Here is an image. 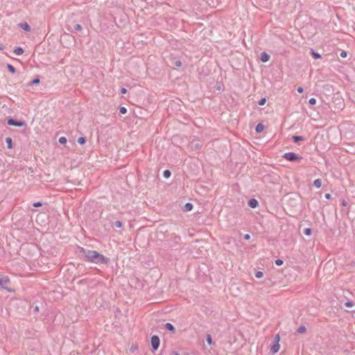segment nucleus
I'll return each instance as SVG.
<instances>
[{
	"label": "nucleus",
	"mask_w": 355,
	"mask_h": 355,
	"mask_svg": "<svg viewBox=\"0 0 355 355\" xmlns=\"http://www.w3.org/2000/svg\"><path fill=\"white\" fill-rule=\"evenodd\" d=\"M82 252L87 261L95 263H107L109 261V259L105 257L103 254L98 253L97 251L90 250H86L82 249Z\"/></svg>",
	"instance_id": "f257e3e1"
},
{
	"label": "nucleus",
	"mask_w": 355,
	"mask_h": 355,
	"mask_svg": "<svg viewBox=\"0 0 355 355\" xmlns=\"http://www.w3.org/2000/svg\"><path fill=\"white\" fill-rule=\"evenodd\" d=\"M275 343L270 347V352L272 354H276L279 351L280 345L279 343L280 341V336L279 334L275 336Z\"/></svg>",
	"instance_id": "f03ea898"
},
{
	"label": "nucleus",
	"mask_w": 355,
	"mask_h": 355,
	"mask_svg": "<svg viewBox=\"0 0 355 355\" xmlns=\"http://www.w3.org/2000/svg\"><path fill=\"white\" fill-rule=\"evenodd\" d=\"M283 157L286 159L288 161H291V162H293V161H295V160H298V159H301L302 157H299L296 153H293V152H289V153H286Z\"/></svg>",
	"instance_id": "7ed1b4c3"
},
{
	"label": "nucleus",
	"mask_w": 355,
	"mask_h": 355,
	"mask_svg": "<svg viewBox=\"0 0 355 355\" xmlns=\"http://www.w3.org/2000/svg\"><path fill=\"white\" fill-rule=\"evenodd\" d=\"M159 338L157 336H153L150 339V343L154 351H156L159 347Z\"/></svg>",
	"instance_id": "20e7f679"
},
{
	"label": "nucleus",
	"mask_w": 355,
	"mask_h": 355,
	"mask_svg": "<svg viewBox=\"0 0 355 355\" xmlns=\"http://www.w3.org/2000/svg\"><path fill=\"white\" fill-rule=\"evenodd\" d=\"M10 285V279L6 276L0 277V288H8Z\"/></svg>",
	"instance_id": "39448f33"
},
{
	"label": "nucleus",
	"mask_w": 355,
	"mask_h": 355,
	"mask_svg": "<svg viewBox=\"0 0 355 355\" xmlns=\"http://www.w3.org/2000/svg\"><path fill=\"white\" fill-rule=\"evenodd\" d=\"M8 124L10 125L22 127L26 125V123L23 121H15V119L10 118L8 119Z\"/></svg>",
	"instance_id": "423d86ee"
},
{
	"label": "nucleus",
	"mask_w": 355,
	"mask_h": 355,
	"mask_svg": "<svg viewBox=\"0 0 355 355\" xmlns=\"http://www.w3.org/2000/svg\"><path fill=\"white\" fill-rule=\"evenodd\" d=\"M19 26L26 32H30L31 31L30 26L26 22L20 23Z\"/></svg>",
	"instance_id": "0eeeda50"
},
{
	"label": "nucleus",
	"mask_w": 355,
	"mask_h": 355,
	"mask_svg": "<svg viewBox=\"0 0 355 355\" xmlns=\"http://www.w3.org/2000/svg\"><path fill=\"white\" fill-rule=\"evenodd\" d=\"M260 59L263 62H266L270 59V55L266 52H263L261 53Z\"/></svg>",
	"instance_id": "6e6552de"
},
{
	"label": "nucleus",
	"mask_w": 355,
	"mask_h": 355,
	"mask_svg": "<svg viewBox=\"0 0 355 355\" xmlns=\"http://www.w3.org/2000/svg\"><path fill=\"white\" fill-rule=\"evenodd\" d=\"M248 205L249 207H250L251 208H255L257 207L258 205V202L257 200L255 199H250L249 201H248Z\"/></svg>",
	"instance_id": "1a4fd4ad"
},
{
	"label": "nucleus",
	"mask_w": 355,
	"mask_h": 355,
	"mask_svg": "<svg viewBox=\"0 0 355 355\" xmlns=\"http://www.w3.org/2000/svg\"><path fill=\"white\" fill-rule=\"evenodd\" d=\"M14 53L17 55H20L21 54L24 53V49L21 48V47H16L15 49H14Z\"/></svg>",
	"instance_id": "9d476101"
},
{
	"label": "nucleus",
	"mask_w": 355,
	"mask_h": 355,
	"mask_svg": "<svg viewBox=\"0 0 355 355\" xmlns=\"http://www.w3.org/2000/svg\"><path fill=\"white\" fill-rule=\"evenodd\" d=\"M313 186L318 189L320 188L322 186V182L320 179L315 180L313 182Z\"/></svg>",
	"instance_id": "9b49d317"
},
{
	"label": "nucleus",
	"mask_w": 355,
	"mask_h": 355,
	"mask_svg": "<svg viewBox=\"0 0 355 355\" xmlns=\"http://www.w3.org/2000/svg\"><path fill=\"white\" fill-rule=\"evenodd\" d=\"M263 129H264V125L261 123L257 124V125L256 126V128H255V130L257 132H261L263 130Z\"/></svg>",
	"instance_id": "f8f14e48"
},
{
	"label": "nucleus",
	"mask_w": 355,
	"mask_h": 355,
	"mask_svg": "<svg viewBox=\"0 0 355 355\" xmlns=\"http://www.w3.org/2000/svg\"><path fill=\"white\" fill-rule=\"evenodd\" d=\"M193 208V205L190 202H187L184 205V211H191Z\"/></svg>",
	"instance_id": "ddd939ff"
},
{
	"label": "nucleus",
	"mask_w": 355,
	"mask_h": 355,
	"mask_svg": "<svg viewBox=\"0 0 355 355\" xmlns=\"http://www.w3.org/2000/svg\"><path fill=\"white\" fill-rule=\"evenodd\" d=\"M6 142L8 145V148H12V139L10 137H7L6 139Z\"/></svg>",
	"instance_id": "4468645a"
},
{
	"label": "nucleus",
	"mask_w": 355,
	"mask_h": 355,
	"mask_svg": "<svg viewBox=\"0 0 355 355\" xmlns=\"http://www.w3.org/2000/svg\"><path fill=\"white\" fill-rule=\"evenodd\" d=\"M166 328L168 331H171V332H173V333H174V332H175V328H174V327H173L171 323H166Z\"/></svg>",
	"instance_id": "2eb2a0df"
},
{
	"label": "nucleus",
	"mask_w": 355,
	"mask_h": 355,
	"mask_svg": "<svg viewBox=\"0 0 355 355\" xmlns=\"http://www.w3.org/2000/svg\"><path fill=\"white\" fill-rule=\"evenodd\" d=\"M7 68H8V71L12 73H15L16 71L15 67L10 64H7Z\"/></svg>",
	"instance_id": "dca6fc26"
},
{
	"label": "nucleus",
	"mask_w": 355,
	"mask_h": 355,
	"mask_svg": "<svg viewBox=\"0 0 355 355\" xmlns=\"http://www.w3.org/2000/svg\"><path fill=\"white\" fill-rule=\"evenodd\" d=\"M40 83V79L35 78L28 84V86H32Z\"/></svg>",
	"instance_id": "f3484780"
},
{
	"label": "nucleus",
	"mask_w": 355,
	"mask_h": 355,
	"mask_svg": "<svg viewBox=\"0 0 355 355\" xmlns=\"http://www.w3.org/2000/svg\"><path fill=\"white\" fill-rule=\"evenodd\" d=\"M306 327H304V326H301V327H300L298 328V329H297V332H298L299 334H303V333H304V332L306 331Z\"/></svg>",
	"instance_id": "a211bd4d"
},
{
	"label": "nucleus",
	"mask_w": 355,
	"mask_h": 355,
	"mask_svg": "<svg viewBox=\"0 0 355 355\" xmlns=\"http://www.w3.org/2000/svg\"><path fill=\"white\" fill-rule=\"evenodd\" d=\"M293 139L294 140L295 142H297L299 141H302L304 140L303 137H300V136H293Z\"/></svg>",
	"instance_id": "6ab92c4d"
},
{
	"label": "nucleus",
	"mask_w": 355,
	"mask_h": 355,
	"mask_svg": "<svg viewBox=\"0 0 355 355\" xmlns=\"http://www.w3.org/2000/svg\"><path fill=\"white\" fill-rule=\"evenodd\" d=\"M67 141V138L64 137H61L59 138V143H60L61 144H65Z\"/></svg>",
	"instance_id": "aec40b11"
},
{
	"label": "nucleus",
	"mask_w": 355,
	"mask_h": 355,
	"mask_svg": "<svg viewBox=\"0 0 355 355\" xmlns=\"http://www.w3.org/2000/svg\"><path fill=\"white\" fill-rule=\"evenodd\" d=\"M191 148L193 149V148H195V149H198L200 148V145L198 142H196L195 144L192 143L191 144Z\"/></svg>",
	"instance_id": "412c9836"
},
{
	"label": "nucleus",
	"mask_w": 355,
	"mask_h": 355,
	"mask_svg": "<svg viewBox=\"0 0 355 355\" xmlns=\"http://www.w3.org/2000/svg\"><path fill=\"white\" fill-rule=\"evenodd\" d=\"M163 175L165 178H168L171 176V172L168 170H165L163 173Z\"/></svg>",
	"instance_id": "4be33fe9"
},
{
	"label": "nucleus",
	"mask_w": 355,
	"mask_h": 355,
	"mask_svg": "<svg viewBox=\"0 0 355 355\" xmlns=\"http://www.w3.org/2000/svg\"><path fill=\"white\" fill-rule=\"evenodd\" d=\"M78 143L83 145L85 143V137H80L78 139Z\"/></svg>",
	"instance_id": "5701e85b"
},
{
	"label": "nucleus",
	"mask_w": 355,
	"mask_h": 355,
	"mask_svg": "<svg viewBox=\"0 0 355 355\" xmlns=\"http://www.w3.org/2000/svg\"><path fill=\"white\" fill-rule=\"evenodd\" d=\"M311 232H312V230L311 228H305L304 230V233L308 236L311 235Z\"/></svg>",
	"instance_id": "b1692460"
},
{
	"label": "nucleus",
	"mask_w": 355,
	"mask_h": 355,
	"mask_svg": "<svg viewBox=\"0 0 355 355\" xmlns=\"http://www.w3.org/2000/svg\"><path fill=\"white\" fill-rule=\"evenodd\" d=\"M313 57L315 59H318V58H321V55L318 53H315L313 51H312V53H311Z\"/></svg>",
	"instance_id": "393cba45"
},
{
	"label": "nucleus",
	"mask_w": 355,
	"mask_h": 355,
	"mask_svg": "<svg viewBox=\"0 0 355 355\" xmlns=\"http://www.w3.org/2000/svg\"><path fill=\"white\" fill-rule=\"evenodd\" d=\"M119 112L122 114H124L127 112V110L125 107H121L119 108Z\"/></svg>",
	"instance_id": "a878e982"
},
{
	"label": "nucleus",
	"mask_w": 355,
	"mask_h": 355,
	"mask_svg": "<svg viewBox=\"0 0 355 355\" xmlns=\"http://www.w3.org/2000/svg\"><path fill=\"white\" fill-rule=\"evenodd\" d=\"M263 272H261V271H257V272H256V273H255V277H256L257 278H261V277H263Z\"/></svg>",
	"instance_id": "bb28decb"
},
{
	"label": "nucleus",
	"mask_w": 355,
	"mask_h": 355,
	"mask_svg": "<svg viewBox=\"0 0 355 355\" xmlns=\"http://www.w3.org/2000/svg\"><path fill=\"white\" fill-rule=\"evenodd\" d=\"M207 342L209 345H211L212 344V338L211 337L210 335H207Z\"/></svg>",
	"instance_id": "cd10ccee"
},
{
	"label": "nucleus",
	"mask_w": 355,
	"mask_h": 355,
	"mask_svg": "<svg viewBox=\"0 0 355 355\" xmlns=\"http://www.w3.org/2000/svg\"><path fill=\"white\" fill-rule=\"evenodd\" d=\"M114 225L116 227H118V228H120L121 226H122V223L121 221L119 220H116L115 223H114Z\"/></svg>",
	"instance_id": "c85d7f7f"
},
{
	"label": "nucleus",
	"mask_w": 355,
	"mask_h": 355,
	"mask_svg": "<svg viewBox=\"0 0 355 355\" xmlns=\"http://www.w3.org/2000/svg\"><path fill=\"white\" fill-rule=\"evenodd\" d=\"M309 103L311 105H315L316 103V99L314 98H311L309 99Z\"/></svg>",
	"instance_id": "c756f323"
},
{
	"label": "nucleus",
	"mask_w": 355,
	"mask_h": 355,
	"mask_svg": "<svg viewBox=\"0 0 355 355\" xmlns=\"http://www.w3.org/2000/svg\"><path fill=\"white\" fill-rule=\"evenodd\" d=\"M266 102V99L265 98H263L260 100V101L259 102V105H265Z\"/></svg>",
	"instance_id": "7c9ffc66"
},
{
	"label": "nucleus",
	"mask_w": 355,
	"mask_h": 355,
	"mask_svg": "<svg viewBox=\"0 0 355 355\" xmlns=\"http://www.w3.org/2000/svg\"><path fill=\"white\" fill-rule=\"evenodd\" d=\"M275 263L277 266H282L283 264V261L281 259H277L275 261Z\"/></svg>",
	"instance_id": "2f4dec72"
},
{
	"label": "nucleus",
	"mask_w": 355,
	"mask_h": 355,
	"mask_svg": "<svg viewBox=\"0 0 355 355\" xmlns=\"http://www.w3.org/2000/svg\"><path fill=\"white\" fill-rule=\"evenodd\" d=\"M345 306L347 307H352L354 306V304L352 303V302H347L345 304Z\"/></svg>",
	"instance_id": "473e14b6"
},
{
	"label": "nucleus",
	"mask_w": 355,
	"mask_h": 355,
	"mask_svg": "<svg viewBox=\"0 0 355 355\" xmlns=\"http://www.w3.org/2000/svg\"><path fill=\"white\" fill-rule=\"evenodd\" d=\"M74 28L76 31H80L82 29V26L80 24H76L74 26Z\"/></svg>",
	"instance_id": "72a5a7b5"
},
{
	"label": "nucleus",
	"mask_w": 355,
	"mask_h": 355,
	"mask_svg": "<svg viewBox=\"0 0 355 355\" xmlns=\"http://www.w3.org/2000/svg\"><path fill=\"white\" fill-rule=\"evenodd\" d=\"M347 52H345V51H342V52H341V53H340V57H342V58H345V57H347Z\"/></svg>",
	"instance_id": "f704fd0d"
},
{
	"label": "nucleus",
	"mask_w": 355,
	"mask_h": 355,
	"mask_svg": "<svg viewBox=\"0 0 355 355\" xmlns=\"http://www.w3.org/2000/svg\"><path fill=\"white\" fill-rule=\"evenodd\" d=\"M42 202H35V203L33 204V206H34V207H40V206H42Z\"/></svg>",
	"instance_id": "c9c22d12"
},
{
	"label": "nucleus",
	"mask_w": 355,
	"mask_h": 355,
	"mask_svg": "<svg viewBox=\"0 0 355 355\" xmlns=\"http://www.w3.org/2000/svg\"><path fill=\"white\" fill-rule=\"evenodd\" d=\"M175 64L177 67H180L182 63H181V62L180 60H177V61H175Z\"/></svg>",
	"instance_id": "e433bc0d"
},
{
	"label": "nucleus",
	"mask_w": 355,
	"mask_h": 355,
	"mask_svg": "<svg viewBox=\"0 0 355 355\" xmlns=\"http://www.w3.org/2000/svg\"><path fill=\"white\" fill-rule=\"evenodd\" d=\"M297 90L299 93L303 92V88L302 87H299Z\"/></svg>",
	"instance_id": "4c0bfd02"
},
{
	"label": "nucleus",
	"mask_w": 355,
	"mask_h": 355,
	"mask_svg": "<svg viewBox=\"0 0 355 355\" xmlns=\"http://www.w3.org/2000/svg\"><path fill=\"white\" fill-rule=\"evenodd\" d=\"M126 92H127V89H125V88H122L121 89V93L122 94H125Z\"/></svg>",
	"instance_id": "58836bf2"
},
{
	"label": "nucleus",
	"mask_w": 355,
	"mask_h": 355,
	"mask_svg": "<svg viewBox=\"0 0 355 355\" xmlns=\"http://www.w3.org/2000/svg\"><path fill=\"white\" fill-rule=\"evenodd\" d=\"M325 198H326L327 199H330V198H331V195H330L329 193H326V194H325Z\"/></svg>",
	"instance_id": "ea45409f"
},
{
	"label": "nucleus",
	"mask_w": 355,
	"mask_h": 355,
	"mask_svg": "<svg viewBox=\"0 0 355 355\" xmlns=\"http://www.w3.org/2000/svg\"><path fill=\"white\" fill-rule=\"evenodd\" d=\"M250 237V236L249 234H248L244 236V239H249Z\"/></svg>",
	"instance_id": "a19ab883"
},
{
	"label": "nucleus",
	"mask_w": 355,
	"mask_h": 355,
	"mask_svg": "<svg viewBox=\"0 0 355 355\" xmlns=\"http://www.w3.org/2000/svg\"><path fill=\"white\" fill-rule=\"evenodd\" d=\"M4 49V46L0 44V50H3Z\"/></svg>",
	"instance_id": "79ce46f5"
},
{
	"label": "nucleus",
	"mask_w": 355,
	"mask_h": 355,
	"mask_svg": "<svg viewBox=\"0 0 355 355\" xmlns=\"http://www.w3.org/2000/svg\"><path fill=\"white\" fill-rule=\"evenodd\" d=\"M343 206H346L347 205V202L345 201H343Z\"/></svg>",
	"instance_id": "37998d69"
}]
</instances>
